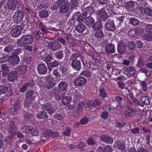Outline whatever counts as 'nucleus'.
I'll return each mask as SVG.
<instances>
[{"label": "nucleus", "mask_w": 152, "mask_h": 152, "mask_svg": "<svg viewBox=\"0 0 152 152\" xmlns=\"http://www.w3.org/2000/svg\"><path fill=\"white\" fill-rule=\"evenodd\" d=\"M33 39V37L31 35H23L18 40V45L19 47H23L26 45H31L32 43Z\"/></svg>", "instance_id": "f257e3e1"}, {"label": "nucleus", "mask_w": 152, "mask_h": 152, "mask_svg": "<svg viewBox=\"0 0 152 152\" xmlns=\"http://www.w3.org/2000/svg\"><path fill=\"white\" fill-rule=\"evenodd\" d=\"M24 17L23 12L20 10H18L15 13L13 18L15 23H18L21 22Z\"/></svg>", "instance_id": "f03ea898"}, {"label": "nucleus", "mask_w": 152, "mask_h": 152, "mask_svg": "<svg viewBox=\"0 0 152 152\" xmlns=\"http://www.w3.org/2000/svg\"><path fill=\"white\" fill-rule=\"evenodd\" d=\"M58 135V133L57 132H53L50 129H48L46 130V132L44 133L41 135V139L44 141L46 139H48L49 137L52 136L55 137Z\"/></svg>", "instance_id": "7ed1b4c3"}, {"label": "nucleus", "mask_w": 152, "mask_h": 152, "mask_svg": "<svg viewBox=\"0 0 152 152\" xmlns=\"http://www.w3.org/2000/svg\"><path fill=\"white\" fill-rule=\"evenodd\" d=\"M83 13L81 14L79 11L75 12L72 16V20L75 21H78L79 23H81L85 20L84 17L83 16Z\"/></svg>", "instance_id": "20e7f679"}, {"label": "nucleus", "mask_w": 152, "mask_h": 152, "mask_svg": "<svg viewBox=\"0 0 152 152\" xmlns=\"http://www.w3.org/2000/svg\"><path fill=\"white\" fill-rule=\"evenodd\" d=\"M20 6V3L18 1H15V0H8L7 6L10 10H14L16 6L19 7Z\"/></svg>", "instance_id": "39448f33"}, {"label": "nucleus", "mask_w": 152, "mask_h": 152, "mask_svg": "<svg viewBox=\"0 0 152 152\" xmlns=\"http://www.w3.org/2000/svg\"><path fill=\"white\" fill-rule=\"evenodd\" d=\"M22 30V28L21 26H18L11 30L10 34L13 37H18L21 34Z\"/></svg>", "instance_id": "423d86ee"}, {"label": "nucleus", "mask_w": 152, "mask_h": 152, "mask_svg": "<svg viewBox=\"0 0 152 152\" xmlns=\"http://www.w3.org/2000/svg\"><path fill=\"white\" fill-rule=\"evenodd\" d=\"M106 29L109 31H114L116 29V26L113 20L109 19L105 24Z\"/></svg>", "instance_id": "0eeeda50"}, {"label": "nucleus", "mask_w": 152, "mask_h": 152, "mask_svg": "<svg viewBox=\"0 0 152 152\" xmlns=\"http://www.w3.org/2000/svg\"><path fill=\"white\" fill-rule=\"evenodd\" d=\"M9 125L8 127V132L11 134H14L17 132V128L14 122L10 121L9 122Z\"/></svg>", "instance_id": "6e6552de"}, {"label": "nucleus", "mask_w": 152, "mask_h": 152, "mask_svg": "<svg viewBox=\"0 0 152 152\" xmlns=\"http://www.w3.org/2000/svg\"><path fill=\"white\" fill-rule=\"evenodd\" d=\"M98 17L101 20L105 21L108 17V15L104 8L101 9L98 11Z\"/></svg>", "instance_id": "1a4fd4ad"}, {"label": "nucleus", "mask_w": 152, "mask_h": 152, "mask_svg": "<svg viewBox=\"0 0 152 152\" xmlns=\"http://www.w3.org/2000/svg\"><path fill=\"white\" fill-rule=\"evenodd\" d=\"M86 81V80L84 77L80 76L75 79L74 83L76 86H80L83 85Z\"/></svg>", "instance_id": "9d476101"}, {"label": "nucleus", "mask_w": 152, "mask_h": 152, "mask_svg": "<svg viewBox=\"0 0 152 152\" xmlns=\"http://www.w3.org/2000/svg\"><path fill=\"white\" fill-rule=\"evenodd\" d=\"M126 49V44L122 41H120L117 45V52L119 54H121L124 52Z\"/></svg>", "instance_id": "9b49d317"}, {"label": "nucleus", "mask_w": 152, "mask_h": 152, "mask_svg": "<svg viewBox=\"0 0 152 152\" xmlns=\"http://www.w3.org/2000/svg\"><path fill=\"white\" fill-rule=\"evenodd\" d=\"M20 58L16 55L10 56L7 57V61L9 63L16 64L20 61Z\"/></svg>", "instance_id": "f8f14e48"}, {"label": "nucleus", "mask_w": 152, "mask_h": 152, "mask_svg": "<svg viewBox=\"0 0 152 152\" xmlns=\"http://www.w3.org/2000/svg\"><path fill=\"white\" fill-rule=\"evenodd\" d=\"M46 82L48 84L46 85V88L47 89H50L54 85V80L53 77L50 75H49L46 77Z\"/></svg>", "instance_id": "ddd939ff"}, {"label": "nucleus", "mask_w": 152, "mask_h": 152, "mask_svg": "<svg viewBox=\"0 0 152 152\" xmlns=\"http://www.w3.org/2000/svg\"><path fill=\"white\" fill-rule=\"evenodd\" d=\"M18 75L25 74L27 70V67L25 65H20L16 68L15 70Z\"/></svg>", "instance_id": "4468645a"}, {"label": "nucleus", "mask_w": 152, "mask_h": 152, "mask_svg": "<svg viewBox=\"0 0 152 152\" xmlns=\"http://www.w3.org/2000/svg\"><path fill=\"white\" fill-rule=\"evenodd\" d=\"M85 105L84 103L83 102H79L77 107V110L75 112H74L73 114V115L75 117H77L80 113L82 112L83 106Z\"/></svg>", "instance_id": "2eb2a0df"}, {"label": "nucleus", "mask_w": 152, "mask_h": 152, "mask_svg": "<svg viewBox=\"0 0 152 152\" xmlns=\"http://www.w3.org/2000/svg\"><path fill=\"white\" fill-rule=\"evenodd\" d=\"M94 12V10L91 6H88L86 7L84 10L83 13V16L85 18L87 16H89L91 14Z\"/></svg>", "instance_id": "dca6fc26"}, {"label": "nucleus", "mask_w": 152, "mask_h": 152, "mask_svg": "<svg viewBox=\"0 0 152 152\" xmlns=\"http://www.w3.org/2000/svg\"><path fill=\"white\" fill-rule=\"evenodd\" d=\"M66 93H64L62 94V103L65 105H67L71 102L72 97L70 96H67Z\"/></svg>", "instance_id": "f3484780"}, {"label": "nucleus", "mask_w": 152, "mask_h": 152, "mask_svg": "<svg viewBox=\"0 0 152 152\" xmlns=\"http://www.w3.org/2000/svg\"><path fill=\"white\" fill-rule=\"evenodd\" d=\"M50 49L53 50H57L60 49L62 47L60 43L55 42H51L49 43Z\"/></svg>", "instance_id": "a211bd4d"}, {"label": "nucleus", "mask_w": 152, "mask_h": 152, "mask_svg": "<svg viewBox=\"0 0 152 152\" xmlns=\"http://www.w3.org/2000/svg\"><path fill=\"white\" fill-rule=\"evenodd\" d=\"M37 70L41 74L44 75L47 72V68L46 65L43 64H40L38 66Z\"/></svg>", "instance_id": "6ab92c4d"}, {"label": "nucleus", "mask_w": 152, "mask_h": 152, "mask_svg": "<svg viewBox=\"0 0 152 152\" xmlns=\"http://www.w3.org/2000/svg\"><path fill=\"white\" fill-rule=\"evenodd\" d=\"M105 51L108 54H112L115 52V50L113 45L110 43L106 45L105 47Z\"/></svg>", "instance_id": "aec40b11"}, {"label": "nucleus", "mask_w": 152, "mask_h": 152, "mask_svg": "<svg viewBox=\"0 0 152 152\" xmlns=\"http://www.w3.org/2000/svg\"><path fill=\"white\" fill-rule=\"evenodd\" d=\"M18 75L15 71H13L10 72L7 75L8 80L10 82H14L17 78V76Z\"/></svg>", "instance_id": "412c9836"}, {"label": "nucleus", "mask_w": 152, "mask_h": 152, "mask_svg": "<svg viewBox=\"0 0 152 152\" xmlns=\"http://www.w3.org/2000/svg\"><path fill=\"white\" fill-rule=\"evenodd\" d=\"M51 95L54 96L57 99H60L62 98V94H60V90L56 88H54L50 91Z\"/></svg>", "instance_id": "4be33fe9"}, {"label": "nucleus", "mask_w": 152, "mask_h": 152, "mask_svg": "<svg viewBox=\"0 0 152 152\" xmlns=\"http://www.w3.org/2000/svg\"><path fill=\"white\" fill-rule=\"evenodd\" d=\"M100 139L102 141L106 143L112 144L113 142V139L112 137L105 135L101 136Z\"/></svg>", "instance_id": "5701e85b"}, {"label": "nucleus", "mask_w": 152, "mask_h": 152, "mask_svg": "<svg viewBox=\"0 0 152 152\" xmlns=\"http://www.w3.org/2000/svg\"><path fill=\"white\" fill-rule=\"evenodd\" d=\"M69 6L67 4L58 5L57 8H59V12L61 13L66 12L69 10Z\"/></svg>", "instance_id": "b1692460"}, {"label": "nucleus", "mask_w": 152, "mask_h": 152, "mask_svg": "<svg viewBox=\"0 0 152 152\" xmlns=\"http://www.w3.org/2000/svg\"><path fill=\"white\" fill-rule=\"evenodd\" d=\"M135 71V68L134 66H129L127 67L124 71V73L128 77L131 76L132 74Z\"/></svg>", "instance_id": "393cba45"}, {"label": "nucleus", "mask_w": 152, "mask_h": 152, "mask_svg": "<svg viewBox=\"0 0 152 152\" xmlns=\"http://www.w3.org/2000/svg\"><path fill=\"white\" fill-rule=\"evenodd\" d=\"M72 66L73 69L79 70L81 68V63L80 61L76 59L74 60L72 62Z\"/></svg>", "instance_id": "a878e982"}, {"label": "nucleus", "mask_w": 152, "mask_h": 152, "mask_svg": "<svg viewBox=\"0 0 152 152\" xmlns=\"http://www.w3.org/2000/svg\"><path fill=\"white\" fill-rule=\"evenodd\" d=\"M140 101L141 102V107H144V105H148L150 104V100L146 96H143L140 98Z\"/></svg>", "instance_id": "bb28decb"}, {"label": "nucleus", "mask_w": 152, "mask_h": 152, "mask_svg": "<svg viewBox=\"0 0 152 152\" xmlns=\"http://www.w3.org/2000/svg\"><path fill=\"white\" fill-rule=\"evenodd\" d=\"M68 84L65 81H62L58 84L59 90L61 91H66L67 88Z\"/></svg>", "instance_id": "cd10ccee"}, {"label": "nucleus", "mask_w": 152, "mask_h": 152, "mask_svg": "<svg viewBox=\"0 0 152 152\" xmlns=\"http://www.w3.org/2000/svg\"><path fill=\"white\" fill-rule=\"evenodd\" d=\"M85 24L88 26H91L94 24V19L91 17H87L85 20Z\"/></svg>", "instance_id": "c85d7f7f"}, {"label": "nucleus", "mask_w": 152, "mask_h": 152, "mask_svg": "<svg viewBox=\"0 0 152 152\" xmlns=\"http://www.w3.org/2000/svg\"><path fill=\"white\" fill-rule=\"evenodd\" d=\"M68 1V0H57L54 4L53 8L56 9L58 5L67 4Z\"/></svg>", "instance_id": "c756f323"}, {"label": "nucleus", "mask_w": 152, "mask_h": 152, "mask_svg": "<svg viewBox=\"0 0 152 152\" xmlns=\"http://www.w3.org/2000/svg\"><path fill=\"white\" fill-rule=\"evenodd\" d=\"M37 116L39 119H45L48 118V115L46 112L44 111L39 112L37 115Z\"/></svg>", "instance_id": "7c9ffc66"}, {"label": "nucleus", "mask_w": 152, "mask_h": 152, "mask_svg": "<svg viewBox=\"0 0 152 152\" xmlns=\"http://www.w3.org/2000/svg\"><path fill=\"white\" fill-rule=\"evenodd\" d=\"M76 31L79 33H82L86 29V27L83 24H80L77 26L75 28Z\"/></svg>", "instance_id": "2f4dec72"}, {"label": "nucleus", "mask_w": 152, "mask_h": 152, "mask_svg": "<svg viewBox=\"0 0 152 152\" xmlns=\"http://www.w3.org/2000/svg\"><path fill=\"white\" fill-rule=\"evenodd\" d=\"M24 118L25 121L28 122L33 120L34 119L33 115L29 113H24Z\"/></svg>", "instance_id": "473e14b6"}, {"label": "nucleus", "mask_w": 152, "mask_h": 152, "mask_svg": "<svg viewBox=\"0 0 152 152\" xmlns=\"http://www.w3.org/2000/svg\"><path fill=\"white\" fill-rule=\"evenodd\" d=\"M78 0H71L70 2V10H72L77 9V5L78 3Z\"/></svg>", "instance_id": "72a5a7b5"}, {"label": "nucleus", "mask_w": 152, "mask_h": 152, "mask_svg": "<svg viewBox=\"0 0 152 152\" xmlns=\"http://www.w3.org/2000/svg\"><path fill=\"white\" fill-rule=\"evenodd\" d=\"M30 130H29V136L31 135V136H36L39 133L38 131L36 129V128L30 127Z\"/></svg>", "instance_id": "f704fd0d"}, {"label": "nucleus", "mask_w": 152, "mask_h": 152, "mask_svg": "<svg viewBox=\"0 0 152 152\" xmlns=\"http://www.w3.org/2000/svg\"><path fill=\"white\" fill-rule=\"evenodd\" d=\"M34 94V92L31 90L27 91L25 95L26 98L28 99H34L33 95Z\"/></svg>", "instance_id": "c9c22d12"}, {"label": "nucleus", "mask_w": 152, "mask_h": 152, "mask_svg": "<svg viewBox=\"0 0 152 152\" xmlns=\"http://www.w3.org/2000/svg\"><path fill=\"white\" fill-rule=\"evenodd\" d=\"M72 98L75 102L78 101L81 97V95L79 92H76L72 95Z\"/></svg>", "instance_id": "e433bc0d"}, {"label": "nucleus", "mask_w": 152, "mask_h": 152, "mask_svg": "<svg viewBox=\"0 0 152 152\" xmlns=\"http://www.w3.org/2000/svg\"><path fill=\"white\" fill-rule=\"evenodd\" d=\"M49 15L48 12L47 10H44L39 12V16L42 18H46Z\"/></svg>", "instance_id": "4c0bfd02"}, {"label": "nucleus", "mask_w": 152, "mask_h": 152, "mask_svg": "<svg viewBox=\"0 0 152 152\" xmlns=\"http://www.w3.org/2000/svg\"><path fill=\"white\" fill-rule=\"evenodd\" d=\"M102 25L100 21H99L93 25L92 28L94 30L97 31L100 29L102 27Z\"/></svg>", "instance_id": "58836bf2"}, {"label": "nucleus", "mask_w": 152, "mask_h": 152, "mask_svg": "<svg viewBox=\"0 0 152 152\" xmlns=\"http://www.w3.org/2000/svg\"><path fill=\"white\" fill-rule=\"evenodd\" d=\"M129 23L134 26L137 25L139 23L138 20L135 18H130L129 20Z\"/></svg>", "instance_id": "ea45409f"}, {"label": "nucleus", "mask_w": 152, "mask_h": 152, "mask_svg": "<svg viewBox=\"0 0 152 152\" xmlns=\"http://www.w3.org/2000/svg\"><path fill=\"white\" fill-rule=\"evenodd\" d=\"M90 105L93 107H95L99 106L101 104V102L97 99H95L94 101H89Z\"/></svg>", "instance_id": "a19ab883"}, {"label": "nucleus", "mask_w": 152, "mask_h": 152, "mask_svg": "<svg viewBox=\"0 0 152 152\" xmlns=\"http://www.w3.org/2000/svg\"><path fill=\"white\" fill-rule=\"evenodd\" d=\"M116 146L119 150H124L125 149L126 146L125 144L123 142H117Z\"/></svg>", "instance_id": "79ce46f5"}, {"label": "nucleus", "mask_w": 152, "mask_h": 152, "mask_svg": "<svg viewBox=\"0 0 152 152\" xmlns=\"http://www.w3.org/2000/svg\"><path fill=\"white\" fill-rule=\"evenodd\" d=\"M34 35L35 39H38L41 37L42 34L41 32L39 30H36L33 32Z\"/></svg>", "instance_id": "37998d69"}, {"label": "nucleus", "mask_w": 152, "mask_h": 152, "mask_svg": "<svg viewBox=\"0 0 152 152\" xmlns=\"http://www.w3.org/2000/svg\"><path fill=\"white\" fill-rule=\"evenodd\" d=\"M143 38L147 41H152V34L147 33L143 35Z\"/></svg>", "instance_id": "c03bdc74"}, {"label": "nucleus", "mask_w": 152, "mask_h": 152, "mask_svg": "<svg viewBox=\"0 0 152 152\" xmlns=\"http://www.w3.org/2000/svg\"><path fill=\"white\" fill-rule=\"evenodd\" d=\"M97 31L94 33V36L97 38H101L103 37L104 34L101 30Z\"/></svg>", "instance_id": "a18cd8bd"}, {"label": "nucleus", "mask_w": 152, "mask_h": 152, "mask_svg": "<svg viewBox=\"0 0 152 152\" xmlns=\"http://www.w3.org/2000/svg\"><path fill=\"white\" fill-rule=\"evenodd\" d=\"M33 100L32 99H28L26 98L24 102V105L25 106L28 107L31 106L33 104Z\"/></svg>", "instance_id": "49530a36"}, {"label": "nucleus", "mask_w": 152, "mask_h": 152, "mask_svg": "<svg viewBox=\"0 0 152 152\" xmlns=\"http://www.w3.org/2000/svg\"><path fill=\"white\" fill-rule=\"evenodd\" d=\"M137 65L138 67H143L145 66L142 57H140L139 58Z\"/></svg>", "instance_id": "de8ad7c7"}, {"label": "nucleus", "mask_w": 152, "mask_h": 152, "mask_svg": "<svg viewBox=\"0 0 152 152\" xmlns=\"http://www.w3.org/2000/svg\"><path fill=\"white\" fill-rule=\"evenodd\" d=\"M28 84L26 83L23 85L20 88V92L21 93H23L27 90L28 87Z\"/></svg>", "instance_id": "09e8293b"}, {"label": "nucleus", "mask_w": 152, "mask_h": 152, "mask_svg": "<svg viewBox=\"0 0 152 152\" xmlns=\"http://www.w3.org/2000/svg\"><path fill=\"white\" fill-rule=\"evenodd\" d=\"M144 12L146 15L152 16V10L150 8H145L144 10Z\"/></svg>", "instance_id": "8fccbe9b"}, {"label": "nucleus", "mask_w": 152, "mask_h": 152, "mask_svg": "<svg viewBox=\"0 0 152 152\" xmlns=\"http://www.w3.org/2000/svg\"><path fill=\"white\" fill-rule=\"evenodd\" d=\"M46 55V52L45 51V50H44L40 52L38 54V56L40 59L42 60H44Z\"/></svg>", "instance_id": "3c124183"}, {"label": "nucleus", "mask_w": 152, "mask_h": 152, "mask_svg": "<svg viewBox=\"0 0 152 152\" xmlns=\"http://www.w3.org/2000/svg\"><path fill=\"white\" fill-rule=\"evenodd\" d=\"M56 57L58 59H60L63 58V54L61 50H59L56 52Z\"/></svg>", "instance_id": "603ef678"}, {"label": "nucleus", "mask_w": 152, "mask_h": 152, "mask_svg": "<svg viewBox=\"0 0 152 152\" xmlns=\"http://www.w3.org/2000/svg\"><path fill=\"white\" fill-rule=\"evenodd\" d=\"M39 28L43 33H46L48 31V30L45 28L44 24L41 22L39 23Z\"/></svg>", "instance_id": "864d4df0"}, {"label": "nucleus", "mask_w": 152, "mask_h": 152, "mask_svg": "<svg viewBox=\"0 0 152 152\" xmlns=\"http://www.w3.org/2000/svg\"><path fill=\"white\" fill-rule=\"evenodd\" d=\"M135 43L133 41L129 42L127 45L128 48L131 50L133 49L135 47Z\"/></svg>", "instance_id": "5fc2aeb1"}, {"label": "nucleus", "mask_w": 152, "mask_h": 152, "mask_svg": "<svg viewBox=\"0 0 152 152\" xmlns=\"http://www.w3.org/2000/svg\"><path fill=\"white\" fill-rule=\"evenodd\" d=\"M87 142L89 145H94L96 144L95 141L91 137H90L88 139Z\"/></svg>", "instance_id": "6e6d98bb"}, {"label": "nucleus", "mask_w": 152, "mask_h": 152, "mask_svg": "<svg viewBox=\"0 0 152 152\" xmlns=\"http://www.w3.org/2000/svg\"><path fill=\"white\" fill-rule=\"evenodd\" d=\"M99 95L103 98H104L107 96V94L104 89L102 88L100 90Z\"/></svg>", "instance_id": "4d7b16f0"}, {"label": "nucleus", "mask_w": 152, "mask_h": 152, "mask_svg": "<svg viewBox=\"0 0 152 152\" xmlns=\"http://www.w3.org/2000/svg\"><path fill=\"white\" fill-rule=\"evenodd\" d=\"M30 127L29 126H24L21 128V132L23 133H28L29 130H30Z\"/></svg>", "instance_id": "13d9d810"}, {"label": "nucleus", "mask_w": 152, "mask_h": 152, "mask_svg": "<svg viewBox=\"0 0 152 152\" xmlns=\"http://www.w3.org/2000/svg\"><path fill=\"white\" fill-rule=\"evenodd\" d=\"M13 47L11 45L6 46L4 49V51L6 52H10L13 50Z\"/></svg>", "instance_id": "bf43d9fd"}, {"label": "nucleus", "mask_w": 152, "mask_h": 152, "mask_svg": "<svg viewBox=\"0 0 152 152\" xmlns=\"http://www.w3.org/2000/svg\"><path fill=\"white\" fill-rule=\"evenodd\" d=\"M88 121V119L86 117H84L80 120V123L81 125H85L87 124Z\"/></svg>", "instance_id": "052dcab7"}, {"label": "nucleus", "mask_w": 152, "mask_h": 152, "mask_svg": "<svg viewBox=\"0 0 152 152\" xmlns=\"http://www.w3.org/2000/svg\"><path fill=\"white\" fill-rule=\"evenodd\" d=\"M71 129L69 127H67L66 128V130L63 133V134L64 135L66 136H69L70 135Z\"/></svg>", "instance_id": "680f3d73"}, {"label": "nucleus", "mask_w": 152, "mask_h": 152, "mask_svg": "<svg viewBox=\"0 0 152 152\" xmlns=\"http://www.w3.org/2000/svg\"><path fill=\"white\" fill-rule=\"evenodd\" d=\"M145 30L147 32L152 33V25L151 24L147 25L146 26Z\"/></svg>", "instance_id": "e2e57ef3"}, {"label": "nucleus", "mask_w": 152, "mask_h": 152, "mask_svg": "<svg viewBox=\"0 0 152 152\" xmlns=\"http://www.w3.org/2000/svg\"><path fill=\"white\" fill-rule=\"evenodd\" d=\"M61 70L62 73L64 75H66L68 73V69L65 67H62Z\"/></svg>", "instance_id": "0e129e2a"}, {"label": "nucleus", "mask_w": 152, "mask_h": 152, "mask_svg": "<svg viewBox=\"0 0 152 152\" xmlns=\"http://www.w3.org/2000/svg\"><path fill=\"white\" fill-rule=\"evenodd\" d=\"M111 151L112 148L109 145H107L103 148V152H111Z\"/></svg>", "instance_id": "69168bd1"}, {"label": "nucleus", "mask_w": 152, "mask_h": 152, "mask_svg": "<svg viewBox=\"0 0 152 152\" xmlns=\"http://www.w3.org/2000/svg\"><path fill=\"white\" fill-rule=\"evenodd\" d=\"M53 74L54 76L57 78H59L60 77V74L58 72V69H55L53 71Z\"/></svg>", "instance_id": "338daca9"}, {"label": "nucleus", "mask_w": 152, "mask_h": 152, "mask_svg": "<svg viewBox=\"0 0 152 152\" xmlns=\"http://www.w3.org/2000/svg\"><path fill=\"white\" fill-rule=\"evenodd\" d=\"M24 50L29 52H31L33 50V47L31 45H26L24 46Z\"/></svg>", "instance_id": "774afa93"}]
</instances>
